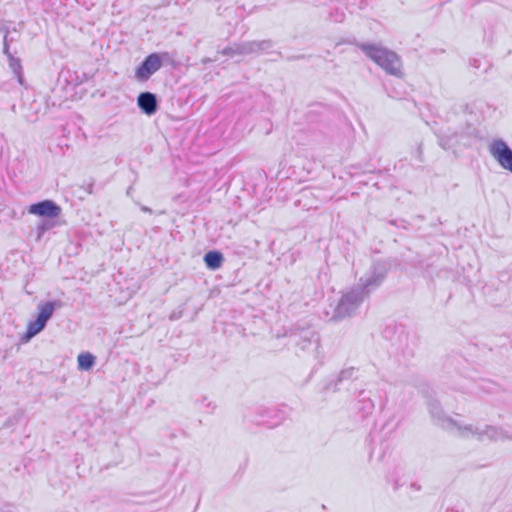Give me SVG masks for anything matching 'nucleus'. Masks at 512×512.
Instances as JSON below:
<instances>
[{
    "label": "nucleus",
    "instance_id": "nucleus-21",
    "mask_svg": "<svg viewBox=\"0 0 512 512\" xmlns=\"http://www.w3.org/2000/svg\"><path fill=\"white\" fill-rule=\"evenodd\" d=\"M156 57H158L159 62H161V67L164 65H169L172 68H177L179 62L176 60V53L174 52H153Z\"/></svg>",
    "mask_w": 512,
    "mask_h": 512
},
{
    "label": "nucleus",
    "instance_id": "nucleus-28",
    "mask_svg": "<svg viewBox=\"0 0 512 512\" xmlns=\"http://www.w3.org/2000/svg\"><path fill=\"white\" fill-rule=\"evenodd\" d=\"M95 187V180L93 178H89L88 180L83 181V183L79 186L80 189L84 190L87 194H93Z\"/></svg>",
    "mask_w": 512,
    "mask_h": 512
},
{
    "label": "nucleus",
    "instance_id": "nucleus-6",
    "mask_svg": "<svg viewBox=\"0 0 512 512\" xmlns=\"http://www.w3.org/2000/svg\"><path fill=\"white\" fill-rule=\"evenodd\" d=\"M367 295L358 287H353L350 291L344 294L337 306L335 307L333 320H342L350 317L359 308Z\"/></svg>",
    "mask_w": 512,
    "mask_h": 512
},
{
    "label": "nucleus",
    "instance_id": "nucleus-16",
    "mask_svg": "<svg viewBox=\"0 0 512 512\" xmlns=\"http://www.w3.org/2000/svg\"><path fill=\"white\" fill-rule=\"evenodd\" d=\"M355 372L356 369L354 367L343 369L335 378L327 381L323 389L325 391H337L339 384H341L344 380L352 379L354 377Z\"/></svg>",
    "mask_w": 512,
    "mask_h": 512
},
{
    "label": "nucleus",
    "instance_id": "nucleus-4",
    "mask_svg": "<svg viewBox=\"0 0 512 512\" xmlns=\"http://www.w3.org/2000/svg\"><path fill=\"white\" fill-rule=\"evenodd\" d=\"M399 265L397 258H383L373 261L365 277H361L358 286L367 296L385 280L392 267Z\"/></svg>",
    "mask_w": 512,
    "mask_h": 512
},
{
    "label": "nucleus",
    "instance_id": "nucleus-36",
    "mask_svg": "<svg viewBox=\"0 0 512 512\" xmlns=\"http://www.w3.org/2000/svg\"><path fill=\"white\" fill-rule=\"evenodd\" d=\"M26 119L30 122H35L37 120V115H25Z\"/></svg>",
    "mask_w": 512,
    "mask_h": 512
},
{
    "label": "nucleus",
    "instance_id": "nucleus-19",
    "mask_svg": "<svg viewBox=\"0 0 512 512\" xmlns=\"http://www.w3.org/2000/svg\"><path fill=\"white\" fill-rule=\"evenodd\" d=\"M96 363V357L90 352H82L77 357L78 369L81 371L91 370Z\"/></svg>",
    "mask_w": 512,
    "mask_h": 512
},
{
    "label": "nucleus",
    "instance_id": "nucleus-32",
    "mask_svg": "<svg viewBox=\"0 0 512 512\" xmlns=\"http://www.w3.org/2000/svg\"><path fill=\"white\" fill-rule=\"evenodd\" d=\"M409 488L413 491H420L421 490V485L418 484L417 482H411Z\"/></svg>",
    "mask_w": 512,
    "mask_h": 512
},
{
    "label": "nucleus",
    "instance_id": "nucleus-5",
    "mask_svg": "<svg viewBox=\"0 0 512 512\" xmlns=\"http://www.w3.org/2000/svg\"><path fill=\"white\" fill-rule=\"evenodd\" d=\"M62 307L63 302L61 300L40 302L37 307L36 317L34 320H30L28 322L26 332L22 339L27 342L42 332L45 329L48 321L52 318L54 312Z\"/></svg>",
    "mask_w": 512,
    "mask_h": 512
},
{
    "label": "nucleus",
    "instance_id": "nucleus-18",
    "mask_svg": "<svg viewBox=\"0 0 512 512\" xmlns=\"http://www.w3.org/2000/svg\"><path fill=\"white\" fill-rule=\"evenodd\" d=\"M460 134H463L461 137V142L463 146H470L472 139H481V133L478 128L471 124H466L465 128L458 130Z\"/></svg>",
    "mask_w": 512,
    "mask_h": 512
},
{
    "label": "nucleus",
    "instance_id": "nucleus-25",
    "mask_svg": "<svg viewBox=\"0 0 512 512\" xmlns=\"http://www.w3.org/2000/svg\"><path fill=\"white\" fill-rule=\"evenodd\" d=\"M455 427L462 433L463 437H467L466 435H464V432H468L471 435L476 436V438L478 437L479 427H477V426H474L471 424L461 425L458 423V426H455Z\"/></svg>",
    "mask_w": 512,
    "mask_h": 512
},
{
    "label": "nucleus",
    "instance_id": "nucleus-39",
    "mask_svg": "<svg viewBox=\"0 0 512 512\" xmlns=\"http://www.w3.org/2000/svg\"><path fill=\"white\" fill-rule=\"evenodd\" d=\"M400 486H401V484H400V483H399V481L397 480V481H395V483H394V485H393V489H394L395 491H397V490L400 488Z\"/></svg>",
    "mask_w": 512,
    "mask_h": 512
},
{
    "label": "nucleus",
    "instance_id": "nucleus-23",
    "mask_svg": "<svg viewBox=\"0 0 512 512\" xmlns=\"http://www.w3.org/2000/svg\"><path fill=\"white\" fill-rule=\"evenodd\" d=\"M56 218H42L37 226V238L40 239L47 231L56 226Z\"/></svg>",
    "mask_w": 512,
    "mask_h": 512
},
{
    "label": "nucleus",
    "instance_id": "nucleus-10",
    "mask_svg": "<svg viewBox=\"0 0 512 512\" xmlns=\"http://www.w3.org/2000/svg\"><path fill=\"white\" fill-rule=\"evenodd\" d=\"M160 69L161 62L158 57L154 53H150L135 68V79L139 82H146Z\"/></svg>",
    "mask_w": 512,
    "mask_h": 512
},
{
    "label": "nucleus",
    "instance_id": "nucleus-37",
    "mask_svg": "<svg viewBox=\"0 0 512 512\" xmlns=\"http://www.w3.org/2000/svg\"><path fill=\"white\" fill-rule=\"evenodd\" d=\"M0 31L4 33V36L9 35V28L7 26L0 27Z\"/></svg>",
    "mask_w": 512,
    "mask_h": 512
},
{
    "label": "nucleus",
    "instance_id": "nucleus-20",
    "mask_svg": "<svg viewBox=\"0 0 512 512\" xmlns=\"http://www.w3.org/2000/svg\"><path fill=\"white\" fill-rule=\"evenodd\" d=\"M9 68L12 71L13 75L16 77L18 83L20 85H24V74H23V68L21 65V60L18 57L10 56L8 59Z\"/></svg>",
    "mask_w": 512,
    "mask_h": 512
},
{
    "label": "nucleus",
    "instance_id": "nucleus-31",
    "mask_svg": "<svg viewBox=\"0 0 512 512\" xmlns=\"http://www.w3.org/2000/svg\"><path fill=\"white\" fill-rule=\"evenodd\" d=\"M222 53L227 56L238 55L236 52V44L233 46L226 47Z\"/></svg>",
    "mask_w": 512,
    "mask_h": 512
},
{
    "label": "nucleus",
    "instance_id": "nucleus-29",
    "mask_svg": "<svg viewBox=\"0 0 512 512\" xmlns=\"http://www.w3.org/2000/svg\"><path fill=\"white\" fill-rule=\"evenodd\" d=\"M389 224L402 229H408L410 225V223L407 220L402 218L390 220Z\"/></svg>",
    "mask_w": 512,
    "mask_h": 512
},
{
    "label": "nucleus",
    "instance_id": "nucleus-33",
    "mask_svg": "<svg viewBox=\"0 0 512 512\" xmlns=\"http://www.w3.org/2000/svg\"><path fill=\"white\" fill-rule=\"evenodd\" d=\"M470 64L475 69H479L481 67V61L479 59H473Z\"/></svg>",
    "mask_w": 512,
    "mask_h": 512
},
{
    "label": "nucleus",
    "instance_id": "nucleus-8",
    "mask_svg": "<svg viewBox=\"0 0 512 512\" xmlns=\"http://www.w3.org/2000/svg\"><path fill=\"white\" fill-rule=\"evenodd\" d=\"M422 393L426 398V405L429 411V414L432 418V421L435 425L440 426L442 428H448L450 426H458V422L453 418L447 416L438 401L433 395V392L428 388L423 389Z\"/></svg>",
    "mask_w": 512,
    "mask_h": 512
},
{
    "label": "nucleus",
    "instance_id": "nucleus-3",
    "mask_svg": "<svg viewBox=\"0 0 512 512\" xmlns=\"http://www.w3.org/2000/svg\"><path fill=\"white\" fill-rule=\"evenodd\" d=\"M382 336L390 341L393 352L408 361L414 357L418 347V337L410 335L406 327L402 324H387L382 332Z\"/></svg>",
    "mask_w": 512,
    "mask_h": 512
},
{
    "label": "nucleus",
    "instance_id": "nucleus-22",
    "mask_svg": "<svg viewBox=\"0 0 512 512\" xmlns=\"http://www.w3.org/2000/svg\"><path fill=\"white\" fill-rule=\"evenodd\" d=\"M236 52L238 55L257 54V40L236 44Z\"/></svg>",
    "mask_w": 512,
    "mask_h": 512
},
{
    "label": "nucleus",
    "instance_id": "nucleus-12",
    "mask_svg": "<svg viewBox=\"0 0 512 512\" xmlns=\"http://www.w3.org/2000/svg\"><path fill=\"white\" fill-rule=\"evenodd\" d=\"M137 106L142 113L152 116L159 110L158 97L150 91L141 92L137 97Z\"/></svg>",
    "mask_w": 512,
    "mask_h": 512
},
{
    "label": "nucleus",
    "instance_id": "nucleus-41",
    "mask_svg": "<svg viewBox=\"0 0 512 512\" xmlns=\"http://www.w3.org/2000/svg\"><path fill=\"white\" fill-rule=\"evenodd\" d=\"M275 54H276L278 57L283 58V54H282L281 52H279V51H278V52H275Z\"/></svg>",
    "mask_w": 512,
    "mask_h": 512
},
{
    "label": "nucleus",
    "instance_id": "nucleus-2",
    "mask_svg": "<svg viewBox=\"0 0 512 512\" xmlns=\"http://www.w3.org/2000/svg\"><path fill=\"white\" fill-rule=\"evenodd\" d=\"M367 58L377 64L387 74L401 78L403 76L401 57L393 50L378 43L354 42Z\"/></svg>",
    "mask_w": 512,
    "mask_h": 512
},
{
    "label": "nucleus",
    "instance_id": "nucleus-15",
    "mask_svg": "<svg viewBox=\"0 0 512 512\" xmlns=\"http://www.w3.org/2000/svg\"><path fill=\"white\" fill-rule=\"evenodd\" d=\"M463 134H460L458 130L451 131L448 129L446 132L438 133V144L441 148L445 150L452 149L459 144H462L461 137Z\"/></svg>",
    "mask_w": 512,
    "mask_h": 512
},
{
    "label": "nucleus",
    "instance_id": "nucleus-30",
    "mask_svg": "<svg viewBox=\"0 0 512 512\" xmlns=\"http://www.w3.org/2000/svg\"><path fill=\"white\" fill-rule=\"evenodd\" d=\"M3 53L7 56V58L9 59L10 56H14L11 52H10V46L8 44V35H5L3 37Z\"/></svg>",
    "mask_w": 512,
    "mask_h": 512
},
{
    "label": "nucleus",
    "instance_id": "nucleus-24",
    "mask_svg": "<svg viewBox=\"0 0 512 512\" xmlns=\"http://www.w3.org/2000/svg\"><path fill=\"white\" fill-rule=\"evenodd\" d=\"M25 416V412L22 409L17 410L13 415L9 416L3 423L2 428H11L19 424Z\"/></svg>",
    "mask_w": 512,
    "mask_h": 512
},
{
    "label": "nucleus",
    "instance_id": "nucleus-9",
    "mask_svg": "<svg viewBox=\"0 0 512 512\" xmlns=\"http://www.w3.org/2000/svg\"><path fill=\"white\" fill-rule=\"evenodd\" d=\"M489 152L503 169L512 173V149L503 139L492 141Z\"/></svg>",
    "mask_w": 512,
    "mask_h": 512
},
{
    "label": "nucleus",
    "instance_id": "nucleus-26",
    "mask_svg": "<svg viewBox=\"0 0 512 512\" xmlns=\"http://www.w3.org/2000/svg\"><path fill=\"white\" fill-rule=\"evenodd\" d=\"M201 409L207 414H212L216 409V404L209 401L207 397L203 396L200 400Z\"/></svg>",
    "mask_w": 512,
    "mask_h": 512
},
{
    "label": "nucleus",
    "instance_id": "nucleus-17",
    "mask_svg": "<svg viewBox=\"0 0 512 512\" xmlns=\"http://www.w3.org/2000/svg\"><path fill=\"white\" fill-rule=\"evenodd\" d=\"M224 260V256L219 250H209L203 257L206 267L212 271L221 268Z\"/></svg>",
    "mask_w": 512,
    "mask_h": 512
},
{
    "label": "nucleus",
    "instance_id": "nucleus-7",
    "mask_svg": "<svg viewBox=\"0 0 512 512\" xmlns=\"http://www.w3.org/2000/svg\"><path fill=\"white\" fill-rule=\"evenodd\" d=\"M287 417L285 409L280 408H260L254 416H245L248 424L274 428L279 426Z\"/></svg>",
    "mask_w": 512,
    "mask_h": 512
},
{
    "label": "nucleus",
    "instance_id": "nucleus-38",
    "mask_svg": "<svg viewBox=\"0 0 512 512\" xmlns=\"http://www.w3.org/2000/svg\"><path fill=\"white\" fill-rule=\"evenodd\" d=\"M140 209H141L143 212H147V213H150V214L153 212L151 208H149V207H147V206H144V205H142Z\"/></svg>",
    "mask_w": 512,
    "mask_h": 512
},
{
    "label": "nucleus",
    "instance_id": "nucleus-34",
    "mask_svg": "<svg viewBox=\"0 0 512 512\" xmlns=\"http://www.w3.org/2000/svg\"><path fill=\"white\" fill-rule=\"evenodd\" d=\"M181 317V313H176L175 311L171 313L170 320H177Z\"/></svg>",
    "mask_w": 512,
    "mask_h": 512
},
{
    "label": "nucleus",
    "instance_id": "nucleus-14",
    "mask_svg": "<svg viewBox=\"0 0 512 512\" xmlns=\"http://www.w3.org/2000/svg\"><path fill=\"white\" fill-rule=\"evenodd\" d=\"M375 404L371 399V391L361 390L357 395L355 410L361 419H365L374 411Z\"/></svg>",
    "mask_w": 512,
    "mask_h": 512
},
{
    "label": "nucleus",
    "instance_id": "nucleus-1",
    "mask_svg": "<svg viewBox=\"0 0 512 512\" xmlns=\"http://www.w3.org/2000/svg\"><path fill=\"white\" fill-rule=\"evenodd\" d=\"M284 336L298 357L311 355L319 364L323 363L320 334L313 326L297 322L285 331Z\"/></svg>",
    "mask_w": 512,
    "mask_h": 512
},
{
    "label": "nucleus",
    "instance_id": "nucleus-13",
    "mask_svg": "<svg viewBox=\"0 0 512 512\" xmlns=\"http://www.w3.org/2000/svg\"><path fill=\"white\" fill-rule=\"evenodd\" d=\"M486 439L492 442L498 440H512V433H508L501 427L486 425L483 429L479 428L477 440L482 442Z\"/></svg>",
    "mask_w": 512,
    "mask_h": 512
},
{
    "label": "nucleus",
    "instance_id": "nucleus-27",
    "mask_svg": "<svg viewBox=\"0 0 512 512\" xmlns=\"http://www.w3.org/2000/svg\"><path fill=\"white\" fill-rule=\"evenodd\" d=\"M273 46L274 43L270 39L257 41V54L268 52Z\"/></svg>",
    "mask_w": 512,
    "mask_h": 512
},
{
    "label": "nucleus",
    "instance_id": "nucleus-11",
    "mask_svg": "<svg viewBox=\"0 0 512 512\" xmlns=\"http://www.w3.org/2000/svg\"><path fill=\"white\" fill-rule=\"evenodd\" d=\"M61 207L55 201L46 199L38 201L29 206L28 212L30 214L42 217V218H57L61 214Z\"/></svg>",
    "mask_w": 512,
    "mask_h": 512
},
{
    "label": "nucleus",
    "instance_id": "nucleus-35",
    "mask_svg": "<svg viewBox=\"0 0 512 512\" xmlns=\"http://www.w3.org/2000/svg\"><path fill=\"white\" fill-rule=\"evenodd\" d=\"M303 58H304V55H296V56L287 57V60L293 61V60H299V59H303Z\"/></svg>",
    "mask_w": 512,
    "mask_h": 512
},
{
    "label": "nucleus",
    "instance_id": "nucleus-40",
    "mask_svg": "<svg viewBox=\"0 0 512 512\" xmlns=\"http://www.w3.org/2000/svg\"><path fill=\"white\" fill-rule=\"evenodd\" d=\"M13 41H14V38L8 36V44L10 45V43H12Z\"/></svg>",
    "mask_w": 512,
    "mask_h": 512
}]
</instances>
